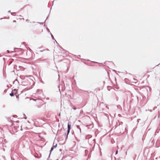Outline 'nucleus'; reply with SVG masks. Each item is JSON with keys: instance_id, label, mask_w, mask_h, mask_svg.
I'll list each match as a JSON object with an SVG mask.
<instances>
[{"instance_id": "nucleus-2", "label": "nucleus", "mask_w": 160, "mask_h": 160, "mask_svg": "<svg viewBox=\"0 0 160 160\" xmlns=\"http://www.w3.org/2000/svg\"><path fill=\"white\" fill-rule=\"evenodd\" d=\"M70 125L68 123V134L70 132Z\"/></svg>"}, {"instance_id": "nucleus-4", "label": "nucleus", "mask_w": 160, "mask_h": 160, "mask_svg": "<svg viewBox=\"0 0 160 160\" xmlns=\"http://www.w3.org/2000/svg\"><path fill=\"white\" fill-rule=\"evenodd\" d=\"M118 150H117L116 152H115V154H117L118 153Z\"/></svg>"}, {"instance_id": "nucleus-1", "label": "nucleus", "mask_w": 160, "mask_h": 160, "mask_svg": "<svg viewBox=\"0 0 160 160\" xmlns=\"http://www.w3.org/2000/svg\"><path fill=\"white\" fill-rule=\"evenodd\" d=\"M57 144H55L54 143L53 144V146L52 147V148H51L50 151L51 152L53 150L54 148H56L57 147Z\"/></svg>"}, {"instance_id": "nucleus-7", "label": "nucleus", "mask_w": 160, "mask_h": 160, "mask_svg": "<svg viewBox=\"0 0 160 160\" xmlns=\"http://www.w3.org/2000/svg\"><path fill=\"white\" fill-rule=\"evenodd\" d=\"M7 51L9 53V51L8 50Z\"/></svg>"}, {"instance_id": "nucleus-6", "label": "nucleus", "mask_w": 160, "mask_h": 160, "mask_svg": "<svg viewBox=\"0 0 160 160\" xmlns=\"http://www.w3.org/2000/svg\"><path fill=\"white\" fill-rule=\"evenodd\" d=\"M13 22H16V21L15 20L13 21Z\"/></svg>"}, {"instance_id": "nucleus-3", "label": "nucleus", "mask_w": 160, "mask_h": 160, "mask_svg": "<svg viewBox=\"0 0 160 160\" xmlns=\"http://www.w3.org/2000/svg\"><path fill=\"white\" fill-rule=\"evenodd\" d=\"M10 95L11 96H13V95H14V94H13V92H12V93H10Z\"/></svg>"}, {"instance_id": "nucleus-5", "label": "nucleus", "mask_w": 160, "mask_h": 160, "mask_svg": "<svg viewBox=\"0 0 160 160\" xmlns=\"http://www.w3.org/2000/svg\"><path fill=\"white\" fill-rule=\"evenodd\" d=\"M11 25L12 26H16V25H13V23H11Z\"/></svg>"}]
</instances>
